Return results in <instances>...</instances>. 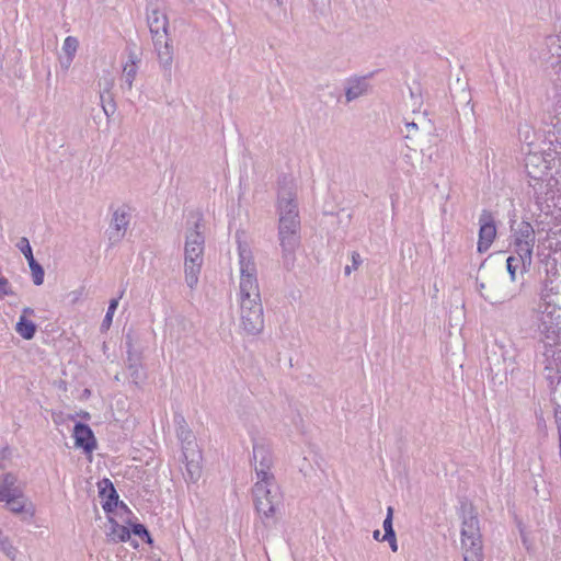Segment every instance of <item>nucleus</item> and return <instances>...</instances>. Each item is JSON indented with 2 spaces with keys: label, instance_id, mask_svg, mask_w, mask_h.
Listing matches in <instances>:
<instances>
[{
  "label": "nucleus",
  "instance_id": "obj_1",
  "mask_svg": "<svg viewBox=\"0 0 561 561\" xmlns=\"http://www.w3.org/2000/svg\"><path fill=\"white\" fill-rule=\"evenodd\" d=\"M239 277L236 288L238 328L244 335H257L264 329V313L256 265L247 243L238 242Z\"/></svg>",
  "mask_w": 561,
  "mask_h": 561
},
{
  "label": "nucleus",
  "instance_id": "obj_2",
  "mask_svg": "<svg viewBox=\"0 0 561 561\" xmlns=\"http://www.w3.org/2000/svg\"><path fill=\"white\" fill-rule=\"evenodd\" d=\"M561 300L557 287L546 284L540 293L539 302L534 310V318L540 337L556 340L561 333Z\"/></svg>",
  "mask_w": 561,
  "mask_h": 561
},
{
  "label": "nucleus",
  "instance_id": "obj_3",
  "mask_svg": "<svg viewBox=\"0 0 561 561\" xmlns=\"http://www.w3.org/2000/svg\"><path fill=\"white\" fill-rule=\"evenodd\" d=\"M205 238L201 231V224L196 221L185 234L184 243V273L185 282L190 288L198 284L201 270L204 263Z\"/></svg>",
  "mask_w": 561,
  "mask_h": 561
},
{
  "label": "nucleus",
  "instance_id": "obj_4",
  "mask_svg": "<svg viewBox=\"0 0 561 561\" xmlns=\"http://www.w3.org/2000/svg\"><path fill=\"white\" fill-rule=\"evenodd\" d=\"M460 542L463 561H483L479 520L471 506L462 507Z\"/></svg>",
  "mask_w": 561,
  "mask_h": 561
},
{
  "label": "nucleus",
  "instance_id": "obj_5",
  "mask_svg": "<svg viewBox=\"0 0 561 561\" xmlns=\"http://www.w3.org/2000/svg\"><path fill=\"white\" fill-rule=\"evenodd\" d=\"M477 288L481 297L491 305H501L516 297L514 286L505 280L503 274L490 273L477 279Z\"/></svg>",
  "mask_w": 561,
  "mask_h": 561
},
{
  "label": "nucleus",
  "instance_id": "obj_6",
  "mask_svg": "<svg viewBox=\"0 0 561 561\" xmlns=\"http://www.w3.org/2000/svg\"><path fill=\"white\" fill-rule=\"evenodd\" d=\"M253 495L259 514L265 518L273 517L280 502L279 488L274 477L270 479L257 478L253 486Z\"/></svg>",
  "mask_w": 561,
  "mask_h": 561
},
{
  "label": "nucleus",
  "instance_id": "obj_7",
  "mask_svg": "<svg viewBox=\"0 0 561 561\" xmlns=\"http://www.w3.org/2000/svg\"><path fill=\"white\" fill-rule=\"evenodd\" d=\"M536 243V233L533 226L522 221L513 229L512 244L514 252L519 257L524 268L530 267L533 263V250Z\"/></svg>",
  "mask_w": 561,
  "mask_h": 561
},
{
  "label": "nucleus",
  "instance_id": "obj_8",
  "mask_svg": "<svg viewBox=\"0 0 561 561\" xmlns=\"http://www.w3.org/2000/svg\"><path fill=\"white\" fill-rule=\"evenodd\" d=\"M540 342L543 344L540 357L542 374L549 385H553L556 379L561 378V343L559 339L553 341L546 337H540Z\"/></svg>",
  "mask_w": 561,
  "mask_h": 561
},
{
  "label": "nucleus",
  "instance_id": "obj_9",
  "mask_svg": "<svg viewBox=\"0 0 561 561\" xmlns=\"http://www.w3.org/2000/svg\"><path fill=\"white\" fill-rule=\"evenodd\" d=\"M278 219H299L296 190L291 181L279 184L277 194Z\"/></svg>",
  "mask_w": 561,
  "mask_h": 561
},
{
  "label": "nucleus",
  "instance_id": "obj_10",
  "mask_svg": "<svg viewBox=\"0 0 561 561\" xmlns=\"http://www.w3.org/2000/svg\"><path fill=\"white\" fill-rule=\"evenodd\" d=\"M252 462L257 478L270 479L274 477L271 469L273 466V457L271 447L263 440L253 443Z\"/></svg>",
  "mask_w": 561,
  "mask_h": 561
},
{
  "label": "nucleus",
  "instance_id": "obj_11",
  "mask_svg": "<svg viewBox=\"0 0 561 561\" xmlns=\"http://www.w3.org/2000/svg\"><path fill=\"white\" fill-rule=\"evenodd\" d=\"M299 219H278V237L285 253H293L299 243Z\"/></svg>",
  "mask_w": 561,
  "mask_h": 561
},
{
  "label": "nucleus",
  "instance_id": "obj_12",
  "mask_svg": "<svg viewBox=\"0 0 561 561\" xmlns=\"http://www.w3.org/2000/svg\"><path fill=\"white\" fill-rule=\"evenodd\" d=\"M479 239L477 250L485 253L496 238V226L491 213L483 210L479 217Z\"/></svg>",
  "mask_w": 561,
  "mask_h": 561
},
{
  "label": "nucleus",
  "instance_id": "obj_13",
  "mask_svg": "<svg viewBox=\"0 0 561 561\" xmlns=\"http://www.w3.org/2000/svg\"><path fill=\"white\" fill-rule=\"evenodd\" d=\"M7 506L12 513L21 514L24 513L31 517L35 515V505L28 500L21 488L16 489L8 499H5Z\"/></svg>",
  "mask_w": 561,
  "mask_h": 561
},
{
  "label": "nucleus",
  "instance_id": "obj_14",
  "mask_svg": "<svg viewBox=\"0 0 561 561\" xmlns=\"http://www.w3.org/2000/svg\"><path fill=\"white\" fill-rule=\"evenodd\" d=\"M139 58L136 53L130 51L128 54V60L123 66L121 76V89L124 92H129L133 89L134 80L138 72Z\"/></svg>",
  "mask_w": 561,
  "mask_h": 561
},
{
  "label": "nucleus",
  "instance_id": "obj_15",
  "mask_svg": "<svg viewBox=\"0 0 561 561\" xmlns=\"http://www.w3.org/2000/svg\"><path fill=\"white\" fill-rule=\"evenodd\" d=\"M525 168L533 179H540L548 170V161L540 152L528 151L525 158Z\"/></svg>",
  "mask_w": 561,
  "mask_h": 561
},
{
  "label": "nucleus",
  "instance_id": "obj_16",
  "mask_svg": "<svg viewBox=\"0 0 561 561\" xmlns=\"http://www.w3.org/2000/svg\"><path fill=\"white\" fill-rule=\"evenodd\" d=\"M154 44V49L158 56L159 65L163 70L170 71L172 62H173V47L168 38L165 37H156L152 38Z\"/></svg>",
  "mask_w": 561,
  "mask_h": 561
},
{
  "label": "nucleus",
  "instance_id": "obj_17",
  "mask_svg": "<svg viewBox=\"0 0 561 561\" xmlns=\"http://www.w3.org/2000/svg\"><path fill=\"white\" fill-rule=\"evenodd\" d=\"M75 446L82 448L87 453L92 451L95 448V438L91 428L82 423H77L73 428Z\"/></svg>",
  "mask_w": 561,
  "mask_h": 561
},
{
  "label": "nucleus",
  "instance_id": "obj_18",
  "mask_svg": "<svg viewBox=\"0 0 561 561\" xmlns=\"http://www.w3.org/2000/svg\"><path fill=\"white\" fill-rule=\"evenodd\" d=\"M148 25L152 34V38L168 36V18L159 10H152L148 14Z\"/></svg>",
  "mask_w": 561,
  "mask_h": 561
},
{
  "label": "nucleus",
  "instance_id": "obj_19",
  "mask_svg": "<svg viewBox=\"0 0 561 561\" xmlns=\"http://www.w3.org/2000/svg\"><path fill=\"white\" fill-rule=\"evenodd\" d=\"M129 220L125 211L116 210L113 214L111 227H110V239L114 242L119 241L127 230Z\"/></svg>",
  "mask_w": 561,
  "mask_h": 561
},
{
  "label": "nucleus",
  "instance_id": "obj_20",
  "mask_svg": "<svg viewBox=\"0 0 561 561\" xmlns=\"http://www.w3.org/2000/svg\"><path fill=\"white\" fill-rule=\"evenodd\" d=\"M79 47V41L75 36H67L64 41L61 47V55L59 57V62L62 69L67 70L71 66L76 53Z\"/></svg>",
  "mask_w": 561,
  "mask_h": 561
},
{
  "label": "nucleus",
  "instance_id": "obj_21",
  "mask_svg": "<svg viewBox=\"0 0 561 561\" xmlns=\"http://www.w3.org/2000/svg\"><path fill=\"white\" fill-rule=\"evenodd\" d=\"M540 58L550 61L553 58H561V35H549L545 38Z\"/></svg>",
  "mask_w": 561,
  "mask_h": 561
},
{
  "label": "nucleus",
  "instance_id": "obj_22",
  "mask_svg": "<svg viewBox=\"0 0 561 561\" xmlns=\"http://www.w3.org/2000/svg\"><path fill=\"white\" fill-rule=\"evenodd\" d=\"M369 84L365 78H354L347 81L345 89V98L347 102H352L368 92Z\"/></svg>",
  "mask_w": 561,
  "mask_h": 561
},
{
  "label": "nucleus",
  "instance_id": "obj_23",
  "mask_svg": "<svg viewBox=\"0 0 561 561\" xmlns=\"http://www.w3.org/2000/svg\"><path fill=\"white\" fill-rule=\"evenodd\" d=\"M106 536L113 542H124L130 538V531L126 526L119 525L113 518H108Z\"/></svg>",
  "mask_w": 561,
  "mask_h": 561
},
{
  "label": "nucleus",
  "instance_id": "obj_24",
  "mask_svg": "<svg viewBox=\"0 0 561 561\" xmlns=\"http://www.w3.org/2000/svg\"><path fill=\"white\" fill-rule=\"evenodd\" d=\"M18 477L12 472L0 473V502L20 488Z\"/></svg>",
  "mask_w": 561,
  "mask_h": 561
},
{
  "label": "nucleus",
  "instance_id": "obj_25",
  "mask_svg": "<svg viewBox=\"0 0 561 561\" xmlns=\"http://www.w3.org/2000/svg\"><path fill=\"white\" fill-rule=\"evenodd\" d=\"M15 331L25 340H32L36 333V325L33 321L27 320L25 316H20L15 325Z\"/></svg>",
  "mask_w": 561,
  "mask_h": 561
},
{
  "label": "nucleus",
  "instance_id": "obj_26",
  "mask_svg": "<svg viewBox=\"0 0 561 561\" xmlns=\"http://www.w3.org/2000/svg\"><path fill=\"white\" fill-rule=\"evenodd\" d=\"M28 266L31 270L33 283L36 286H41L44 283V268L35 260L28 262Z\"/></svg>",
  "mask_w": 561,
  "mask_h": 561
},
{
  "label": "nucleus",
  "instance_id": "obj_27",
  "mask_svg": "<svg viewBox=\"0 0 561 561\" xmlns=\"http://www.w3.org/2000/svg\"><path fill=\"white\" fill-rule=\"evenodd\" d=\"M118 307V298H114L110 301V305H108V308H107V311H106V314L102 321V324H101V329L102 330H108L111 324H112V321H113V317H114V313L116 311Z\"/></svg>",
  "mask_w": 561,
  "mask_h": 561
},
{
  "label": "nucleus",
  "instance_id": "obj_28",
  "mask_svg": "<svg viewBox=\"0 0 561 561\" xmlns=\"http://www.w3.org/2000/svg\"><path fill=\"white\" fill-rule=\"evenodd\" d=\"M518 262H520L518 256H508L506 259V270L510 274V283L514 286L516 280V270L518 267Z\"/></svg>",
  "mask_w": 561,
  "mask_h": 561
},
{
  "label": "nucleus",
  "instance_id": "obj_29",
  "mask_svg": "<svg viewBox=\"0 0 561 561\" xmlns=\"http://www.w3.org/2000/svg\"><path fill=\"white\" fill-rule=\"evenodd\" d=\"M16 247L24 254L25 259L27 260V263L31 262L32 260H35L33 256V251H32V248H31V244H30V241L27 238L22 237L18 241Z\"/></svg>",
  "mask_w": 561,
  "mask_h": 561
},
{
  "label": "nucleus",
  "instance_id": "obj_30",
  "mask_svg": "<svg viewBox=\"0 0 561 561\" xmlns=\"http://www.w3.org/2000/svg\"><path fill=\"white\" fill-rule=\"evenodd\" d=\"M179 438L183 442V449L187 450L191 445L194 444V437L190 430H187L185 426H181L178 431Z\"/></svg>",
  "mask_w": 561,
  "mask_h": 561
},
{
  "label": "nucleus",
  "instance_id": "obj_31",
  "mask_svg": "<svg viewBox=\"0 0 561 561\" xmlns=\"http://www.w3.org/2000/svg\"><path fill=\"white\" fill-rule=\"evenodd\" d=\"M518 136L520 140L527 144V146H530L533 144L534 130L531 129V127L525 125L519 128Z\"/></svg>",
  "mask_w": 561,
  "mask_h": 561
},
{
  "label": "nucleus",
  "instance_id": "obj_32",
  "mask_svg": "<svg viewBox=\"0 0 561 561\" xmlns=\"http://www.w3.org/2000/svg\"><path fill=\"white\" fill-rule=\"evenodd\" d=\"M351 259H352V263L351 265H346L345 268H344V273L345 275H350L353 271H356L359 265L362 264V259H360V255L359 253L357 252H353L352 255H351Z\"/></svg>",
  "mask_w": 561,
  "mask_h": 561
},
{
  "label": "nucleus",
  "instance_id": "obj_33",
  "mask_svg": "<svg viewBox=\"0 0 561 561\" xmlns=\"http://www.w3.org/2000/svg\"><path fill=\"white\" fill-rule=\"evenodd\" d=\"M129 370H130V377L133 378V380L136 385L144 381L145 375L138 365H130Z\"/></svg>",
  "mask_w": 561,
  "mask_h": 561
},
{
  "label": "nucleus",
  "instance_id": "obj_34",
  "mask_svg": "<svg viewBox=\"0 0 561 561\" xmlns=\"http://www.w3.org/2000/svg\"><path fill=\"white\" fill-rule=\"evenodd\" d=\"M2 550L8 558L15 561L19 554V550L10 542H2Z\"/></svg>",
  "mask_w": 561,
  "mask_h": 561
},
{
  "label": "nucleus",
  "instance_id": "obj_35",
  "mask_svg": "<svg viewBox=\"0 0 561 561\" xmlns=\"http://www.w3.org/2000/svg\"><path fill=\"white\" fill-rule=\"evenodd\" d=\"M133 533L136 535V536H139L141 538L146 537L147 538V541L150 542L151 539H150V536H149V533L147 531V529L145 528L144 525L141 524H136L133 526Z\"/></svg>",
  "mask_w": 561,
  "mask_h": 561
},
{
  "label": "nucleus",
  "instance_id": "obj_36",
  "mask_svg": "<svg viewBox=\"0 0 561 561\" xmlns=\"http://www.w3.org/2000/svg\"><path fill=\"white\" fill-rule=\"evenodd\" d=\"M382 541H388L391 550L393 552L398 551V543L396 538V533H392V536L383 535L381 538Z\"/></svg>",
  "mask_w": 561,
  "mask_h": 561
},
{
  "label": "nucleus",
  "instance_id": "obj_37",
  "mask_svg": "<svg viewBox=\"0 0 561 561\" xmlns=\"http://www.w3.org/2000/svg\"><path fill=\"white\" fill-rule=\"evenodd\" d=\"M382 526H383V530H385L383 535L392 536V533H394L393 526H392V520L390 518H385Z\"/></svg>",
  "mask_w": 561,
  "mask_h": 561
},
{
  "label": "nucleus",
  "instance_id": "obj_38",
  "mask_svg": "<svg viewBox=\"0 0 561 561\" xmlns=\"http://www.w3.org/2000/svg\"><path fill=\"white\" fill-rule=\"evenodd\" d=\"M557 424L559 431V447L561 449V411L557 414Z\"/></svg>",
  "mask_w": 561,
  "mask_h": 561
},
{
  "label": "nucleus",
  "instance_id": "obj_39",
  "mask_svg": "<svg viewBox=\"0 0 561 561\" xmlns=\"http://www.w3.org/2000/svg\"><path fill=\"white\" fill-rule=\"evenodd\" d=\"M313 4L319 8H323L330 3V0H312Z\"/></svg>",
  "mask_w": 561,
  "mask_h": 561
},
{
  "label": "nucleus",
  "instance_id": "obj_40",
  "mask_svg": "<svg viewBox=\"0 0 561 561\" xmlns=\"http://www.w3.org/2000/svg\"><path fill=\"white\" fill-rule=\"evenodd\" d=\"M21 316H25V318H27L28 316H34V309H32L31 307H24Z\"/></svg>",
  "mask_w": 561,
  "mask_h": 561
},
{
  "label": "nucleus",
  "instance_id": "obj_41",
  "mask_svg": "<svg viewBox=\"0 0 561 561\" xmlns=\"http://www.w3.org/2000/svg\"><path fill=\"white\" fill-rule=\"evenodd\" d=\"M103 508L105 511H111L112 510V497L103 504Z\"/></svg>",
  "mask_w": 561,
  "mask_h": 561
},
{
  "label": "nucleus",
  "instance_id": "obj_42",
  "mask_svg": "<svg viewBox=\"0 0 561 561\" xmlns=\"http://www.w3.org/2000/svg\"><path fill=\"white\" fill-rule=\"evenodd\" d=\"M392 517H393V508L391 506H389L387 508V516H386V518H390L392 520Z\"/></svg>",
  "mask_w": 561,
  "mask_h": 561
},
{
  "label": "nucleus",
  "instance_id": "obj_43",
  "mask_svg": "<svg viewBox=\"0 0 561 561\" xmlns=\"http://www.w3.org/2000/svg\"><path fill=\"white\" fill-rule=\"evenodd\" d=\"M373 537L375 540H381L382 537H380V531L377 529L373 533Z\"/></svg>",
  "mask_w": 561,
  "mask_h": 561
},
{
  "label": "nucleus",
  "instance_id": "obj_44",
  "mask_svg": "<svg viewBox=\"0 0 561 561\" xmlns=\"http://www.w3.org/2000/svg\"><path fill=\"white\" fill-rule=\"evenodd\" d=\"M416 124L415 123H407V128L408 130H411V129H416Z\"/></svg>",
  "mask_w": 561,
  "mask_h": 561
},
{
  "label": "nucleus",
  "instance_id": "obj_45",
  "mask_svg": "<svg viewBox=\"0 0 561 561\" xmlns=\"http://www.w3.org/2000/svg\"><path fill=\"white\" fill-rule=\"evenodd\" d=\"M193 467L195 470H198V467L197 466H194V465H187V471L193 474Z\"/></svg>",
  "mask_w": 561,
  "mask_h": 561
},
{
  "label": "nucleus",
  "instance_id": "obj_46",
  "mask_svg": "<svg viewBox=\"0 0 561 561\" xmlns=\"http://www.w3.org/2000/svg\"><path fill=\"white\" fill-rule=\"evenodd\" d=\"M276 2H277L278 4H280V3H282V0H276Z\"/></svg>",
  "mask_w": 561,
  "mask_h": 561
}]
</instances>
